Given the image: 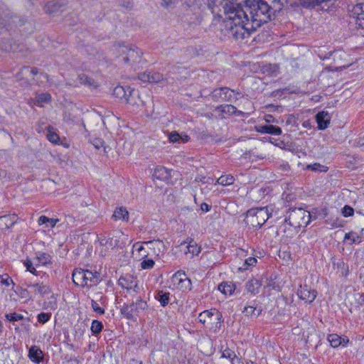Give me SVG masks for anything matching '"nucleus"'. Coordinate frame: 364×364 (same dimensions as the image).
I'll return each instance as SVG.
<instances>
[{
	"instance_id": "obj_14",
	"label": "nucleus",
	"mask_w": 364,
	"mask_h": 364,
	"mask_svg": "<svg viewBox=\"0 0 364 364\" xmlns=\"http://www.w3.org/2000/svg\"><path fill=\"white\" fill-rule=\"evenodd\" d=\"M121 314L126 317L127 319H134L136 316H138L139 310L136 308V304L134 302H132L130 304H124L121 308Z\"/></svg>"
},
{
	"instance_id": "obj_49",
	"label": "nucleus",
	"mask_w": 364,
	"mask_h": 364,
	"mask_svg": "<svg viewBox=\"0 0 364 364\" xmlns=\"http://www.w3.org/2000/svg\"><path fill=\"white\" fill-rule=\"evenodd\" d=\"M163 80V76L159 73L150 72V81L149 82H159Z\"/></svg>"
},
{
	"instance_id": "obj_10",
	"label": "nucleus",
	"mask_w": 364,
	"mask_h": 364,
	"mask_svg": "<svg viewBox=\"0 0 364 364\" xmlns=\"http://www.w3.org/2000/svg\"><path fill=\"white\" fill-rule=\"evenodd\" d=\"M86 276L84 277V282H86L85 287H92L97 286L101 282L100 273L95 271L92 272L85 269Z\"/></svg>"
},
{
	"instance_id": "obj_59",
	"label": "nucleus",
	"mask_w": 364,
	"mask_h": 364,
	"mask_svg": "<svg viewBox=\"0 0 364 364\" xmlns=\"http://www.w3.org/2000/svg\"><path fill=\"white\" fill-rule=\"evenodd\" d=\"M213 316H216V319L218 321L220 324L223 322L222 313L220 312L218 309H213Z\"/></svg>"
},
{
	"instance_id": "obj_3",
	"label": "nucleus",
	"mask_w": 364,
	"mask_h": 364,
	"mask_svg": "<svg viewBox=\"0 0 364 364\" xmlns=\"http://www.w3.org/2000/svg\"><path fill=\"white\" fill-rule=\"evenodd\" d=\"M269 218V214L267 208H251L245 213V222L253 228H260Z\"/></svg>"
},
{
	"instance_id": "obj_7",
	"label": "nucleus",
	"mask_w": 364,
	"mask_h": 364,
	"mask_svg": "<svg viewBox=\"0 0 364 364\" xmlns=\"http://www.w3.org/2000/svg\"><path fill=\"white\" fill-rule=\"evenodd\" d=\"M235 90H231L228 87L215 88L211 93V97L213 101L232 102L233 100V93Z\"/></svg>"
},
{
	"instance_id": "obj_41",
	"label": "nucleus",
	"mask_w": 364,
	"mask_h": 364,
	"mask_svg": "<svg viewBox=\"0 0 364 364\" xmlns=\"http://www.w3.org/2000/svg\"><path fill=\"white\" fill-rule=\"evenodd\" d=\"M91 306L95 313L100 315H103L105 314L104 308L100 306V303H97V301H94V299H91Z\"/></svg>"
},
{
	"instance_id": "obj_6",
	"label": "nucleus",
	"mask_w": 364,
	"mask_h": 364,
	"mask_svg": "<svg viewBox=\"0 0 364 364\" xmlns=\"http://www.w3.org/2000/svg\"><path fill=\"white\" fill-rule=\"evenodd\" d=\"M118 284L122 288L127 289L128 291L138 293L140 290L137 279L129 274L121 276L118 280Z\"/></svg>"
},
{
	"instance_id": "obj_42",
	"label": "nucleus",
	"mask_w": 364,
	"mask_h": 364,
	"mask_svg": "<svg viewBox=\"0 0 364 364\" xmlns=\"http://www.w3.org/2000/svg\"><path fill=\"white\" fill-rule=\"evenodd\" d=\"M307 168L314 171H327V167L318 163L308 165Z\"/></svg>"
},
{
	"instance_id": "obj_54",
	"label": "nucleus",
	"mask_w": 364,
	"mask_h": 364,
	"mask_svg": "<svg viewBox=\"0 0 364 364\" xmlns=\"http://www.w3.org/2000/svg\"><path fill=\"white\" fill-rule=\"evenodd\" d=\"M106 297L102 295V292H97L95 294L94 301H97V303L104 306L106 303Z\"/></svg>"
},
{
	"instance_id": "obj_60",
	"label": "nucleus",
	"mask_w": 364,
	"mask_h": 364,
	"mask_svg": "<svg viewBox=\"0 0 364 364\" xmlns=\"http://www.w3.org/2000/svg\"><path fill=\"white\" fill-rule=\"evenodd\" d=\"M119 4L126 9H129L132 6V0H119Z\"/></svg>"
},
{
	"instance_id": "obj_63",
	"label": "nucleus",
	"mask_w": 364,
	"mask_h": 364,
	"mask_svg": "<svg viewBox=\"0 0 364 364\" xmlns=\"http://www.w3.org/2000/svg\"><path fill=\"white\" fill-rule=\"evenodd\" d=\"M127 103L134 105L135 102H133V95L132 96H129V92L126 93V96L123 97V99Z\"/></svg>"
},
{
	"instance_id": "obj_26",
	"label": "nucleus",
	"mask_w": 364,
	"mask_h": 364,
	"mask_svg": "<svg viewBox=\"0 0 364 364\" xmlns=\"http://www.w3.org/2000/svg\"><path fill=\"white\" fill-rule=\"evenodd\" d=\"M264 157L262 154H256L254 150L247 151L242 155L243 159L248 160L249 161H256L258 159H263Z\"/></svg>"
},
{
	"instance_id": "obj_31",
	"label": "nucleus",
	"mask_w": 364,
	"mask_h": 364,
	"mask_svg": "<svg viewBox=\"0 0 364 364\" xmlns=\"http://www.w3.org/2000/svg\"><path fill=\"white\" fill-rule=\"evenodd\" d=\"M235 178L231 174L221 176L218 178L216 183L223 186L232 185L234 183Z\"/></svg>"
},
{
	"instance_id": "obj_8",
	"label": "nucleus",
	"mask_w": 364,
	"mask_h": 364,
	"mask_svg": "<svg viewBox=\"0 0 364 364\" xmlns=\"http://www.w3.org/2000/svg\"><path fill=\"white\" fill-rule=\"evenodd\" d=\"M351 17L358 28L364 29V3L355 5L351 10Z\"/></svg>"
},
{
	"instance_id": "obj_58",
	"label": "nucleus",
	"mask_w": 364,
	"mask_h": 364,
	"mask_svg": "<svg viewBox=\"0 0 364 364\" xmlns=\"http://www.w3.org/2000/svg\"><path fill=\"white\" fill-rule=\"evenodd\" d=\"M138 78L144 82H149L150 81V72H144L140 73Z\"/></svg>"
},
{
	"instance_id": "obj_18",
	"label": "nucleus",
	"mask_w": 364,
	"mask_h": 364,
	"mask_svg": "<svg viewBox=\"0 0 364 364\" xmlns=\"http://www.w3.org/2000/svg\"><path fill=\"white\" fill-rule=\"evenodd\" d=\"M262 285V282L261 280L253 278L252 279L248 280L245 283V288L247 291L252 294H256L259 292L260 287Z\"/></svg>"
},
{
	"instance_id": "obj_17",
	"label": "nucleus",
	"mask_w": 364,
	"mask_h": 364,
	"mask_svg": "<svg viewBox=\"0 0 364 364\" xmlns=\"http://www.w3.org/2000/svg\"><path fill=\"white\" fill-rule=\"evenodd\" d=\"M86 276L85 269L76 268L73 270L72 277L73 283L76 286L85 287L86 282H84V277Z\"/></svg>"
},
{
	"instance_id": "obj_4",
	"label": "nucleus",
	"mask_w": 364,
	"mask_h": 364,
	"mask_svg": "<svg viewBox=\"0 0 364 364\" xmlns=\"http://www.w3.org/2000/svg\"><path fill=\"white\" fill-rule=\"evenodd\" d=\"M113 48L119 53V55H125L123 58V61L124 63H136L142 55V53L137 47L129 48L122 43H115Z\"/></svg>"
},
{
	"instance_id": "obj_25",
	"label": "nucleus",
	"mask_w": 364,
	"mask_h": 364,
	"mask_svg": "<svg viewBox=\"0 0 364 364\" xmlns=\"http://www.w3.org/2000/svg\"><path fill=\"white\" fill-rule=\"evenodd\" d=\"M171 279L173 282H175V283L177 282L178 284H180L185 282H187L188 283V284H191V280L186 277V274L185 272L182 271V270H179V271L176 272L173 275Z\"/></svg>"
},
{
	"instance_id": "obj_16",
	"label": "nucleus",
	"mask_w": 364,
	"mask_h": 364,
	"mask_svg": "<svg viewBox=\"0 0 364 364\" xmlns=\"http://www.w3.org/2000/svg\"><path fill=\"white\" fill-rule=\"evenodd\" d=\"M28 288L34 289V293L41 296L48 295L51 293V288L43 282H36L28 285Z\"/></svg>"
},
{
	"instance_id": "obj_53",
	"label": "nucleus",
	"mask_w": 364,
	"mask_h": 364,
	"mask_svg": "<svg viewBox=\"0 0 364 364\" xmlns=\"http://www.w3.org/2000/svg\"><path fill=\"white\" fill-rule=\"evenodd\" d=\"M354 213V210L349 205H345L342 209V214L344 217H349L353 215Z\"/></svg>"
},
{
	"instance_id": "obj_51",
	"label": "nucleus",
	"mask_w": 364,
	"mask_h": 364,
	"mask_svg": "<svg viewBox=\"0 0 364 364\" xmlns=\"http://www.w3.org/2000/svg\"><path fill=\"white\" fill-rule=\"evenodd\" d=\"M29 73L31 75H36L38 74V69L37 68H29L27 66L23 67L21 70V73L23 74V73Z\"/></svg>"
},
{
	"instance_id": "obj_30",
	"label": "nucleus",
	"mask_w": 364,
	"mask_h": 364,
	"mask_svg": "<svg viewBox=\"0 0 364 364\" xmlns=\"http://www.w3.org/2000/svg\"><path fill=\"white\" fill-rule=\"evenodd\" d=\"M58 221V219L49 218L45 215H41L38 220V223L39 225L46 224L47 227L54 228Z\"/></svg>"
},
{
	"instance_id": "obj_29",
	"label": "nucleus",
	"mask_w": 364,
	"mask_h": 364,
	"mask_svg": "<svg viewBox=\"0 0 364 364\" xmlns=\"http://www.w3.org/2000/svg\"><path fill=\"white\" fill-rule=\"evenodd\" d=\"M215 110L221 112L220 117L223 118V114H233L236 112V107L232 105H222L215 108Z\"/></svg>"
},
{
	"instance_id": "obj_64",
	"label": "nucleus",
	"mask_w": 364,
	"mask_h": 364,
	"mask_svg": "<svg viewBox=\"0 0 364 364\" xmlns=\"http://www.w3.org/2000/svg\"><path fill=\"white\" fill-rule=\"evenodd\" d=\"M264 120L268 124L277 122V121H276L275 118L272 114H266L264 116Z\"/></svg>"
},
{
	"instance_id": "obj_23",
	"label": "nucleus",
	"mask_w": 364,
	"mask_h": 364,
	"mask_svg": "<svg viewBox=\"0 0 364 364\" xmlns=\"http://www.w3.org/2000/svg\"><path fill=\"white\" fill-rule=\"evenodd\" d=\"M170 174L168 170L164 166H158L154 169L153 176L161 181H164L168 178Z\"/></svg>"
},
{
	"instance_id": "obj_56",
	"label": "nucleus",
	"mask_w": 364,
	"mask_h": 364,
	"mask_svg": "<svg viewBox=\"0 0 364 364\" xmlns=\"http://www.w3.org/2000/svg\"><path fill=\"white\" fill-rule=\"evenodd\" d=\"M235 353L234 351L230 350V348H227L222 352V358H229L232 359L234 356H235Z\"/></svg>"
},
{
	"instance_id": "obj_62",
	"label": "nucleus",
	"mask_w": 364,
	"mask_h": 364,
	"mask_svg": "<svg viewBox=\"0 0 364 364\" xmlns=\"http://www.w3.org/2000/svg\"><path fill=\"white\" fill-rule=\"evenodd\" d=\"M103 144H104V141L101 139H95L94 141H93V145L95 146V147L97 149H100L101 147L103 146Z\"/></svg>"
},
{
	"instance_id": "obj_12",
	"label": "nucleus",
	"mask_w": 364,
	"mask_h": 364,
	"mask_svg": "<svg viewBox=\"0 0 364 364\" xmlns=\"http://www.w3.org/2000/svg\"><path fill=\"white\" fill-rule=\"evenodd\" d=\"M16 214H7L0 216V230H6L12 227L18 220Z\"/></svg>"
},
{
	"instance_id": "obj_57",
	"label": "nucleus",
	"mask_w": 364,
	"mask_h": 364,
	"mask_svg": "<svg viewBox=\"0 0 364 364\" xmlns=\"http://www.w3.org/2000/svg\"><path fill=\"white\" fill-rule=\"evenodd\" d=\"M1 279V283L4 285L9 286L10 284H15L13 279L6 274L5 275H3V277Z\"/></svg>"
},
{
	"instance_id": "obj_37",
	"label": "nucleus",
	"mask_w": 364,
	"mask_h": 364,
	"mask_svg": "<svg viewBox=\"0 0 364 364\" xmlns=\"http://www.w3.org/2000/svg\"><path fill=\"white\" fill-rule=\"evenodd\" d=\"M344 240H350V244H359L361 242V238L356 233L350 232L346 233L344 237Z\"/></svg>"
},
{
	"instance_id": "obj_24",
	"label": "nucleus",
	"mask_w": 364,
	"mask_h": 364,
	"mask_svg": "<svg viewBox=\"0 0 364 364\" xmlns=\"http://www.w3.org/2000/svg\"><path fill=\"white\" fill-rule=\"evenodd\" d=\"M112 218H114L116 220H122L127 221L129 219V213L126 208L120 207L114 210L112 215Z\"/></svg>"
},
{
	"instance_id": "obj_48",
	"label": "nucleus",
	"mask_w": 364,
	"mask_h": 364,
	"mask_svg": "<svg viewBox=\"0 0 364 364\" xmlns=\"http://www.w3.org/2000/svg\"><path fill=\"white\" fill-rule=\"evenodd\" d=\"M182 138V135L178 134L177 132H171L168 134V139L172 143L179 142Z\"/></svg>"
},
{
	"instance_id": "obj_21",
	"label": "nucleus",
	"mask_w": 364,
	"mask_h": 364,
	"mask_svg": "<svg viewBox=\"0 0 364 364\" xmlns=\"http://www.w3.org/2000/svg\"><path fill=\"white\" fill-rule=\"evenodd\" d=\"M134 90L132 89L129 86H117L113 91V95L121 100L123 99V97L126 96V93L129 92V96H132L134 94Z\"/></svg>"
},
{
	"instance_id": "obj_11",
	"label": "nucleus",
	"mask_w": 364,
	"mask_h": 364,
	"mask_svg": "<svg viewBox=\"0 0 364 364\" xmlns=\"http://www.w3.org/2000/svg\"><path fill=\"white\" fill-rule=\"evenodd\" d=\"M66 6V2L63 0L51 1L48 2L44 6V11L46 14H53L58 11H63Z\"/></svg>"
},
{
	"instance_id": "obj_38",
	"label": "nucleus",
	"mask_w": 364,
	"mask_h": 364,
	"mask_svg": "<svg viewBox=\"0 0 364 364\" xmlns=\"http://www.w3.org/2000/svg\"><path fill=\"white\" fill-rule=\"evenodd\" d=\"M103 328V324L98 320H93L91 324L90 330L94 335L99 334Z\"/></svg>"
},
{
	"instance_id": "obj_61",
	"label": "nucleus",
	"mask_w": 364,
	"mask_h": 364,
	"mask_svg": "<svg viewBox=\"0 0 364 364\" xmlns=\"http://www.w3.org/2000/svg\"><path fill=\"white\" fill-rule=\"evenodd\" d=\"M208 8L210 9L213 14L217 12L218 6L215 5L214 0H208Z\"/></svg>"
},
{
	"instance_id": "obj_27",
	"label": "nucleus",
	"mask_w": 364,
	"mask_h": 364,
	"mask_svg": "<svg viewBox=\"0 0 364 364\" xmlns=\"http://www.w3.org/2000/svg\"><path fill=\"white\" fill-rule=\"evenodd\" d=\"M58 307L57 298L55 294H52L47 301H45L43 305L44 309L55 310Z\"/></svg>"
},
{
	"instance_id": "obj_22",
	"label": "nucleus",
	"mask_w": 364,
	"mask_h": 364,
	"mask_svg": "<svg viewBox=\"0 0 364 364\" xmlns=\"http://www.w3.org/2000/svg\"><path fill=\"white\" fill-rule=\"evenodd\" d=\"M262 311V309L261 307H257L254 306L253 305H249L244 307V309L242 310V313L246 316H255L257 317L259 316Z\"/></svg>"
},
{
	"instance_id": "obj_32",
	"label": "nucleus",
	"mask_w": 364,
	"mask_h": 364,
	"mask_svg": "<svg viewBox=\"0 0 364 364\" xmlns=\"http://www.w3.org/2000/svg\"><path fill=\"white\" fill-rule=\"evenodd\" d=\"M218 289L224 294L231 295L235 290V287L231 283L223 282L218 286Z\"/></svg>"
},
{
	"instance_id": "obj_33",
	"label": "nucleus",
	"mask_w": 364,
	"mask_h": 364,
	"mask_svg": "<svg viewBox=\"0 0 364 364\" xmlns=\"http://www.w3.org/2000/svg\"><path fill=\"white\" fill-rule=\"evenodd\" d=\"M338 272L342 276H347L349 272V267L348 264H346L343 260L340 259L336 264Z\"/></svg>"
},
{
	"instance_id": "obj_50",
	"label": "nucleus",
	"mask_w": 364,
	"mask_h": 364,
	"mask_svg": "<svg viewBox=\"0 0 364 364\" xmlns=\"http://www.w3.org/2000/svg\"><path fill=\"white\" fill-rule=\"evenodd\" d=\"M24 266L26 267L27 271L30 272L33 274L36 275V268L33 267L32 262L29 259H26L23 262Z\"/></svg>"
},
{
	"instance_id": "obj_2",
	"label": "nucleus",
	"mask_w": 364,
	"mask_h": 364,
	"mask_svg": "<svg viewBox=\"0 0 364 364\" xmlns=\"http://www.w3.org/2000/svg\"><path fill=\"white\" fill-rule=\"evenodd\" d=\"M312 217V213L305 210L303 208H292L288 211L284 221L287 223L290 226L296 228H301L302 226H307Z\"/></svg>"
},
{
	"instance_id": "obj_19",
	"label": "nucleus",
	"mask_w": 364,
	"mask_h": 364,
	"mask_svg": "<svg viewBox=\"0 0 364 364\" xmlns=\"http://www.w3.org/2000/svg\"><path fill=\"white\" fill-rule=\"evenodd\" d=\"M29 358L36 363H40L43 360V351L36 346H32L28 351Z\"/></svg>"
},
{
	"instance_id": "obj_39",
	"label": "nucleus",
	"mask_w": 364,
	"mask_h": 364,
	"mask_svg": "<svg viewBox=\"0 0 364 364\" xmlns=\"http://www.w3.org/2000/svg\"><path fill=\"white\" fill-rule=\"evenodd\" d=\"M77 80L81 85L92 86L94 84V80L85 74H80L77 76Z\"/></svg>"
},
{
	"instance_id": "obj_40",
	"label": "nucleus",
	"mask_w": 364,
	"mask_h": 364,
	"mask_svg": "<svg viewBox=\"0 0 364 364\" xmlns=\"http://www.w3.org/2000/svg\"><path fill=\"white\" fill-rule=\"evenodd\" d=\"M213 316V309L210 310H205L198 315V321L203 324H204L206 321L207 318H211Z\"/></svg>"
},
{
	"instance_id": "obj_34",
	"label": "nucleus",
	"mask_w": 364,
	"mask_h": 364,
	"mask_svg": "<svg viewBox=\"0 0 364 364\" xmlns=\"http://www.w3.org/2000/svg\"><path fill=\"white\" fill-rule=\"evenodd\" d=\"M52 97L48 92H43L37 94L36 96V101L39 105L41 103H48L51 101Z\"/></svg>"
},
{
	"instance_id": "obj_46",
	"label": "nucleus",
	"mask_w": 364,
	"mask_h": 364,
	"mask_svg": "<svg viewBox=\"0 0 364 364\" xmlns=\"http://www.w3.org/2000/svg\"><path fill=\"white\" fill-rule=\"evenodd\" d=\"M154 261L151 259H144L141 262V267L143 269H150L154 266Z\"/></svg>"
},
{
	"instance_id": "obj_15",
	"label": "nucleus",
	"mask_w": 364,
	"mask_h": 364,
	"mask_svg": "<svg viewBox=\"0 0 364 364\" xmlns=\"http://www.w3.org/2000/svg\"><path fill=\"white\" fill-rule=\"evenodd\" d=\"M255 129L257 132L262 134L280 135L282 133V129L280 127L272 124L256 126Z\"/></svg>"
},
{
	"instance_id": "obj_47",
	"label": "nucleus",
	"mask_w": 364,
	"mask_h": 364,
	"mask_svg": "<svg viewBox=\"0 0 364 364\" xmlns=\"http://www.w3.org/2000/svg\"><path fill=\"white\" fill-rule=\"evenodd\" d=\"M47 138L48 141L53 144H57L60 140L59 136L56 133L50 131V129L48 131Z\"/></svg>"
},
{
	"instance_id": "obj_13",
	"label": "nucleus",
	"mask_w": 364,
	"mask_h": 364,
	"mask_svg": "<svg viewBox=\"0 0 364 364\" xmlns=\"http://www.w3.org/2000/svg\"><path fill=\"white\" fill-rule=\"evenodd\" d=\"M316 121L318 124V129L319 130H324L330 124L331 117L328 112L321 111L316 114Z\"/></svg>"
},
{
	"instance_id": "obj_1",
	"label": "nucleus",
	"mask_w": 364,
	"mask_h": 364,
	"mask_svg": "<svg viewBox=\"0 0 364 364\" xmlns=\"http://www.w3.org/2000/svg\"><path fill=\"white\" fill-rule=\"evenodd\" d=\"M223 5L227 34L244 39L271 20L282 9L279 0H226Z\"/></svg>"
},
{
	"instance_id": "obj_36",
	"label": "nucleus",
	"mask_w": 364,
	"mask_h": 364,
	"mask_svg": "<svg viewBox=\"0 0 364 364\" xmlns=\"http://www.w3.org/2000/svg\"><path fill=\"white\" fill-rule=\"evenodd\" d=\"M37 260L38 263L42 265H46L51 263L52 257L50 255L46 252H39L37 255Z\"/></svg>"
},
{
	"instance_id": "obj_45",
	"label": "nucleus",
	"mask_w": 364,
	"mask_h": 364,
	"mask_svg": "<svg viewBox=\"0 0 364 364\" xmlns=\"http://www.w3.org/2000/svg\"><path fill=\"white\" fill-rule=\"evenodd\" d=\"M257 263V259L255 257H249L245 260V262L240 269H247L250 267H253Z\"/></svg>"
},
{
	"instance_id": "obj_43",
	"label": "nucleus",
	"mask_w": 364,
	"mask_h": 364,
	"mask_svg": "<svg viewBox=\"0 0 364 364\" xmlns=\"http://www.w3.org/2000/svg\"><path fill=\"white\" fill-rule=\"evenodd\" d=\"M51 318V314L50 313H44L41 312L38 314L37 319L39 323H45L48 322Z\"/></svg>"
},
{
	"instance_id": "obj_5",
	"label": "nucleus",
	"mask_w": 364,
	"mask_h": 364,
	"mask_svg": "<svg viewBox=\"0 0 364 364\" xmlns=\"http://www.w3.org/2000/svg\"><path fill=\"white\" fill-rule=\"evenodd\" d=\"M336 0H296V4L307 9H317L328 11Z\"/></svg>"
},
{
	"instance_id": "obj_44",
	"label": "nucleus",
	"mask_w": 364,
	"mask_h": 364,
	"mask_svg": "<svg viewBox=\"0 0 364 364\" xmlns=\"http://www.w3.org/2000/svg\"><path fill=\"white\" fill-rule=\"evenodd\" d=\"M5 316L7 318V320H9V321H13V322L21 320L23 318L22 314H18L16 312L6 314L5 315Z\"/></svg>"
},
{
	"instance_id": "obj_9",
	"label": "nucleus",
	"mask_w": 364,
	"mask_h": 364,
	"mask_svg": "<svg viewBox=\"0 0 364 364\" xmlns=\"http://www.w3.org/2000/svg\"><path fill=\"white\" fill-rule=\"evenodd\" d=\"M297 294L301 299L310 304L316 299L317 291L315 289H311L307 284H304L300 286V288L298 289Z\"/></svg>"
},
{
	"instance_id": "obj_52",
	"label": "nucleus",
	"mask_w": 364,
	"mask_h": 364,
	"mask_svg": "<svg viewBox=\"0 0 364 364\" xmlns=\"http://www.w3.org/2000/svg\"><path fill=\"white\" fill-rule=\"evenodd\" d=\"M145 243L151 245L154 248L157 247L158 249H160L161 247H164L163 241L159 240H149L146 242Z\"/></svg>"
},
{
	"instance_id": "obj_20",
	"label": "nucleus",
	"mask_w": 364,
	"mask_h": 364,
	"mask_svg": "<svg viewBox=\"0 0 364 364\" xmlns=\"http://www.w3.org/2000/svg\"><path fill=\"white\" fill-rule=\"evenodd\" d=\"M184 244H188L186 246L187 252H185V254L188 252L191 253L192 255H198L200 252V247H198L196 242L192 238H188L187 241H183L181 242V245Z\"/></svg>"
},
{
	"instance_id": "obj_28",
	"label": "nucleus",
	"mask_w": 364,
	"mask_h": 364,
	"mask_svg": "<svg viewBox=\"0 0 364 364\" xmlns=\"http://www.w3.org/2000/svg\"><path fill=\"white\" fill-rule=\"evenodd\" d=\"M169 292L164 291L161 290L157 292V294L156 295L155 298L160 302L162 306H166L169 303Z\"/></svg>"
},
{
	"instance_id": "obj_55",
	"label": "nucleus",
	"mask_w": 364,
	"mask_h": 364,
	"mask_svg": "<svg viewBox=\"0 0 364 364\" xmlns=\"http://www.w3.org/2000/svg\"><path fill=\"white\" fill-rule=\"evenodd\" d=\"M134 303L136 304V308H137L139 311L145 310L148 306L146 301H144L141 299H137L136 301Z\"/></svg>"
},
{
	"instance_id": "obj_35",
	"label": "nucleus",
	"mask_w": 364,
	"mask_h": 364,
	"mask_svg": "<svg viewBox=\"0 0 364 364\" xmlns=\"http://www.w3.org/2000/svg\"><path fill=\"white\" fill-rule=\"evenodd\" d=\"M327 339L333 348H337L342 344L341 337L337 334H329Z\"/></svg>"
}]
</instances>
